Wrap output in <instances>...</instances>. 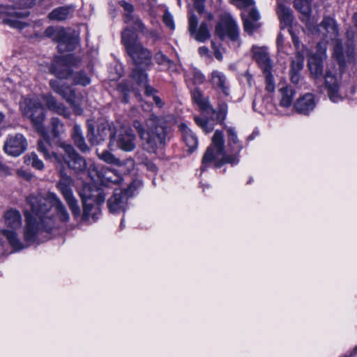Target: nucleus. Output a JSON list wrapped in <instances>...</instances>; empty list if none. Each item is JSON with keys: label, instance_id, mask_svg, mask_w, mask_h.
<instances>
[{"label": "nucleus", "instance_id": "f257e3e1", "mask_svg": "<svg viewBox=\"0 0 357 357\" xmlns=\"http://www.w3.org/2000/svg\"><path fill=\"white\" fill-rule=\"evenodd\" d=\"M24 216V238L26 242H34L42 233H49L58 227V220L61 222H67L70 219L65 206L52 192L44 195L32 194L27 197Z\"/></svg>", "mask_w": 357, "mask_h": 357}, {"label": "nucleus", "instance_id": "f03ea898", "mask_svg": "<svg viewBox=\"0 0 357 357\" xmlns=\"http://www.w3.org/2000/svg\"><path fill=\"white\" fill-rule=\"evenodd\" d=\"M226 131L228 137L227 146L231 153H225L224 135L222 132L215 130L211 144L207 148L202 158V171H204L206 165L212 162H215L216 167H220L226 163L234 165L238 162V155L243 149V145L234 128L227 127Z\"/></svg>", "mask_w": 357, "mask_h": 357}, {"label": "nucleus", "instance_id": "7ed1b4c3", "mask_svg": "<svg viewBox=\"0 0 357 357\" xmlns=\"http://www.w3.org/2000/svg\"><path fill=\"white\" fill-rule=\"evenodd\" d=\"M142 142L144 150L149 153H155L162 149L166 144L167 130L165 121L151 114L145 121L146 128L139 121H135L132 124Z\"/></svg>", "mask_w": 357, "mask_h": 357}, {"label": "nucleus", "instance_id": "20e7f679", "mask_svg": "<svg viewBox=\"0 0 357 357\" xmlns=\"http://www.w3.org/2000/svg\"><path fill=\"white\" fill-rule=\"evenodd\" d=\"M20 107L23 115L30 119L38 130L42 131L45 112L40 100L29 97L22 98L20 102Z\"/></svg>", "mask_w": 357, "mask_h": 357}, {"label": "nucleus", "instance_id": "39448f33", "mask_svg": "<svg viewBox=\"0 0 357 357\" xmlns=\"http://www.w3.org/2000/svg\"><path fill=\"white\" fill-rule=\"evenodd\" d=\"M135 139V135L130 128L121 127L115 130L114 135H112L108 147L110 150L120 149L124 151L130 152L136 147Z\"/></svg>", "mask_w": 357, "mask_h": 357}, {"label": "nucleus", "instance_id": "423d86ee", "mask_svg": "<svg viewBox=\"0 0 357 357\" xmlns=\"http://www.w3.org/2000/svg\"><path fill=\"white\" fill-rule=\"evenodd\" d=\"M139 181H133L125 190H116L108 199V208L112 213H119L126 209L128 199L132 196L134 190L140 186Z\"/></svg>", "mask_w": 357, "mask_h": 357}, {"label": "nucleus", "instance_id": "0eeeda50", "mask_svg": "<svg viewBox=\"0 0 357 357\" xmlns=\"http://www.w3.org/2000/svg\"><path fill=\"white\" fill-rule=\"evenodd\" d=\"M60 176L61 178L57 183V188L71 210L73 215L77 218L80 215V210L77 200L74 197L71 188L73 185V180L71 177L67 176L63 170L60 171Z\"/></svg>", "mask_w": 357, "mask_h": 357}, {"label": "nucleus", "instance_id": "6e6552de", "mask_svg": "<svg viewBox=\"0 0 357 357\" xmlns=\"http://www.w3.org/2000/svg\"><path fill=\"white\" fill-rule=\"evenodd\" d=\"M45 33L54 37V40L58 43L57 47L60 52L73 51L78 44L77 36L63 29L54 30L53 27H48Z\"/></svg>", "mask_w": 357, "mask_h": 357}, {"label": "nucleus", "instance_id": "1a4fd4ad", "mask_svg": "<svg viewBox=\"0 0 357 357\" xmlns=\"http://www.w3.org/2000/svg\"><path fill=\"white\" fill-rule=\"evenodd\" d=\"M215 34L221 40L227 36L232 42L240 44L239 30L234 19L229 14H225L215 26Z\"/></svg>", "mask_w": 357, "mask_h": 357}, {"label": "nucleus", "instance_id": "9d476101", "mask_svg": "<svg viewBox=\"0 0 357 357\" xmlns=\"http://www.w3.org/2000/svg\"><path fill=\"white\" fill-rule=\"evenodd\" d=\"M340 81V75L337 73L335 65L333 62L328 63L324 75V84L330 100L334 102L341 100L339 94Z\"/></svg>", "mask_w": 357, "mask_h": 357}, {"label": "nucleus", "instance_id": "9b49d317", "mask_svg": "<svg viewBox=\"0 0 357 357\" xmlns=\"http://www.w3.org/2000/svg\"><path fill=\"white\" fill-rule=\"evenodd\" d=\"M307 28L313 34H321L331 39H334L338 36L336 22L330 17H324L319 25L315 26L312 22H307Z\"/></svg>", "mask_w": 357, "mask_h": 357}, {"label": "nucleus", "instance_id": "f8f14e48", "mask_svg": "<svg viewBox=\"0 0 357 357\" xmlns=\"http://www.w3.org/2000/svg\"><path fill=\"white\" fill-rule=\"evenodd\" d=\"M114 128L108 121H102L98 123L95 130L91 125L89 126L88 138L93 145H98L105 141L108 137L111 140L114 133Z\"/></svg>", "mask_w": 357, "mask_h": 357}, {"label": "nucleus", "instance_id": "ddd939ff", "mask_svg": "<svg viewBox=\"0 0 357 357\" xmlns=\"http://www.w3.org/2000/svg\"><path fill=\"white\" fill-rule=\"evenodd\" d=\"M62 147L67 155V158L63 157V165L67 164L68 167L75 172H82L87 167L85 159L79 155L71 145L66 144L64 143L61 144Z\"/></svg>", "mask_w": 357, "mask_h": 357}, {"label": "nucleus", "instance_id": "4468645a", "mask_svg": "<svg viewBox=\"0 0 357 357\" xmlns=\"http://www.w3.org/2000/svg\"><path fill=\"white\" fill-rule=\"evenodd\" d=\"M133 53L128 52V55L132 58L135 68L133 70H146L151 64V52L142 44L135 46Z\"/></svg>", "mask_w": 357, "mask_h": 357}, {"label": "nucleus", "instance_id": "2eb2a0df", "mask_svg": "<svg viewBox=\"0 0 357 357\" xmlns=\"http://www.w3.org/2000/svg\"><path fill=\"white\" fill-rule=\"evenodd\" d=\"M79 62V59L73 54L66 56L52 66L51 72L59 79H68L72 74L70 66H76Z\"/></svg>", "mask_w": 357, "mask_h": 357}, {"label": "nucleus", "instance_id": "dca6fc26", "mask_svg": "<svg viewBox=\"0 0 357 357\" xmlns=\"http://www.w3.org/2000/svg\"><path fill=\"white\" fill-rule=\"evenodd\" d=\"M27 147L26 139L21 134L10 136L6 140L3 150L8 154L17 157L23 153Z\"/></svg>", "mask_w": 357, "mask_h": 357}, {"label": "nucleus", "instance_id": "f3484780", "mask_svg": "<svg viewBox=\"0 0 357 357\" xmlns=\"http://www.w3.org/2000/svg\"><path fill=\"white\" fill-rule=\"evenodd\" d=\"M50 85L54 91L61 96L70 105L74 107L77 106L76 95L73 89L69 86L61 85L56 79L50 80Z\"/></svg>", "mask_w": 357, "mask_h": 357}, {"label": "nucleus", "instance_id": "a211bd4d", "mask_svg": "<svg viewBox=\"0 0 357 357\" xmlns=\"http://www.w3.org/2000/svg\"><path fill=\"white\" fill-rule=\"evenodd\" d=\"M38 150L46 160L54 162L61 167L63 166V156L52 151V145L45 136L43 139L38 140Z\"/></svg>", "mask_w": 357, "mask_h": 357}, {"label": "nucleus", "instance_id": "6ab92c4d", "mask_svg": "<svg viewBox=\"0 0 357 357\" xmlns=\"http://www.w3.org/2000/svg\"><path fill=\"white\" fill-rule=\"evenodd\" d=\"M241 16L243 20L244 30L248 34H252L255 30L259 28L260 23L258 22V20L260 15L255 8H252L248 12L244 11Z\"/></svg>", "mask_w": 357, "mask_h": 357}, {"label": "nucleus", "instance_id": "aec40b11", "mask_svg": "<svg viewBox=\"0 0 357 357\" xmlns=\"http://www.w3.org/2000/svg\"><path fill=\"white\" fill-rule=\"evenodd\" d=\"M354 56L353 47H348L346 55L344 53L343 46L341 42L336 41L333 50V57L337 60L340 66V71L344 67L347 62H352Z\"/></svg>", "mask_w": 357, "mask_h": 357}, {"label": "nucleus", "instance_id": "412c9836", "mask_svg": "<svg viewBox=\"0 0 357 357\" xmlns=\"http://www.w3.org/2000/svg\"><path fill=\"white\" fill-rule=\"evenodd\" d=\"M316 101L313 94L306 93L299 98L294 104L296 111L303 115H307L314 110Z\"/></svg>", "mask_w": 357, "mask_h": 357}, {"label": "nucleus", "instance_id": "4be33fe9", "mask_svg": "<svg viewBox=\"0 0 357 357\" xmlns=\"http://www.w3.org/2000/svg\"><path fill=\"white\" fill-rule=\"evenodd\" d=\"M252 52L254 60L258 63L263 72L266 70H272V61L266 48L252 47Z\"/></svg>", "mask_w": 357, "mask_h": 357}, {"label": "nucleus", "instance_id": "5701e85b", "mask_svg": "<svg viewBox=\"0 0 357 357\" xmlns=\"http://www.w3.org/2000/svg\"><path fill=\"white\" fill-rule=\"evenodd\" d=\"M210 82L214 88L219 89L225 96L229 95V88L226 75L219 70H213L211 74Z\"/></svg>", "mask_w": 357, "mask_h": 357}, {"label": "nucleus", "instance_id": "b1692460", "mask_svg": "<svg viewBox=\"0 0 357 357\" xmlns=\"http://www.w3.org/2000/svg\"><path fill=\"white\" fill-rule=\"evenodd\" d=\"M94 202L91 198L83 199V220H88L91 218L92 222H95L98 218L100 209L98 205L94 204Z\"/></svg>", "mask_w": 357, "mask_h": 357}, {"label": "nucleus", "instance_id": "393cba45", "mask_svg": "<svg viewBox=\"0 0 357 357\" xmlns=\"http://www.w3.org/2000/svg\"><path fill=\"white\" fill-rule=\"evenodd\" d=\"M3 237H5L10 245L15 251H19L25 248L23 243L20 241L17 234L14 231L3 229L0 231V245L3 243Z\"/></svg>", "mask_w": 357, "mask_h": 357}, {"label": "nucleus", "instance_id": "a878e982", "mask_svg": "<svg viewBox=\"0 0 357 357\" xmlns=\"http://www.w3.org/2000/svg\"><path fill=\"white\" fill-rule=\"evenodd\" d=\"M182 133L183 142L189 149V151L192 152L195 150L198 145V139L192 131L184 123H181L179 126Z\"/></svg>", "mask_w": 357, "mask_h": 357}, {"label": "nucleus", "instance_id": "bb28decb", "mask_svg": "<svg viewBox=\"0 0 357 357\" xmlns=\"http://www.w3.org/2000/svg\"><path fill=\"white\" fill-rule=\"evenodd\" d=\"M323 61L322 56L318 55H312L310 57L307 66L313 78H320L323 75Z\"/></svg>", "mask_w": 357, "mask_h": 357}, {"label": "nucleus", "instance_id": "cd10ccee", "mask_svg": "<svg viewBox=\"0 0 357 357\" xmlns=\"http://www.w3.org/2000/svg\"><path fill=\"white\" fill-rule=\"evenodd\" d=\"M43 100L45 101V104L50 110L63 115L66 118L70 116V112L67 108L63 104L58 102L52 95L44 96Z\"/></svg>", "mask_w": 357, "mask_h": 357}, {"label": "nucleus", "instance_id": "c85d7f7f", "mask_svg": "<svg viewBox=\"0 0 357 357\" xmlns=\"http://www.w3.org/2000/svg\"><path fill=\"white\" fill-rule=\"evenodd\" d=\"M131 76L139 85L144 87L146 96H150L156 92L154 88L147 84L148 75L144 70H133Z\"/></svg>", "mask_w": 357, "mask_h": 357}, {"label": "nucleus", "instance_id": "c756f323", "mask_svg": "<svg viewBox=\"0 0 357 357\" xmlns=\"http://www.w3.org/2000/svg\"><path fill=\"white\" fill-rule=\"evenodd\" d=\"M5 224L8 227L15 231L22 226V215L20 211L15 209L8 210L4 215Z\"/></svg>", "mask_w": 357, "mask_h": 357}, {"label": "nucleus", "instance_id": "7c9ffc66", "mask_svg": "<svg viewBox=\"0 0 357 357\" xmlns=\"http://www.w3.org/2000/svg\"><path fill=\"white\" fill-rule=\"evenodd\" d=\"M137 36L133 31L129 28H125L121 33V43L126 47V52L133 53V48L139 45L137 42Z\"/></svg>", "mask_w": 357, "mask_h": 357}, {"label": "nucleus", "instance_id": "2f4dec72", "mask_svg": "<svg viewBox=\"0 0 357 357\" xmlns=\"http://www.w3.org/2000/svg\"><path fill=\"white\" fill-rule=\"evenodd\" d=\"M73 10L74 8L72 6L59 7L49 14V18L57 21L65 20L72 16Z\"/></svg>", "mask_w": 357, "mask_h": 357}, {"label": "nucleus", "instance_id": "473e14b6", "mask_svg": "<svg viewBox=\"0 0 357 357\" xmlns=\"http://www.w3.org/2000/svg\"><path fill=\"white\" fill-rule=\"evenodd\" d=\"M192 98L202 110L211 112L212 113L215 112V109L210 105L208 98L204 97L199 89H195L193 91Z\"/></svg>", "mask_w": 357, "mask_h": 357}, {"label": "nucleus", "instance_id": "72a5a7b5", "mask_svg": "<svg viewBox=\"0 0 357 357\" xmlns=\"http://www.w3.org/2000/svg\"><path fill=\"white\" fill-rule=\"evenodd\" d=\"M124 22L128 25L126 28L145 33L146 27L137 16L135 15H125Z\"/></svg>", "mask_w": 357, "mask_h": 357}, {"label": "nucleus", "instance_id": "f704fd0d", "mask_svg": "<svg viewBox=\"0 0 357 357\" xmlns=\"http://www.w3.org/2000/svg\"><path fill=\"white\" fill-rule=\"evenodd\" d=\"M72 137L75 144L81 151L86 152L89 150V148L86 144L84 138L82 135L81 128L78 125L74 126Z\"/></svg>", "mask_w": 357, "mask_h": 357}, {"label": "nucleus", "instance_id": "c9c22d12", "mask_svg": "<svg viewBox=\"0 0 357 357\" xmlns=\"http://www.w3.org/2000/svg\"><path fill=\"white\" fill-rule=\"evenodd\" d=\"M294 7L303 15L302 21L305 20L306 24L307 22H311L310 19V6L306 0H295Z\"/></svg>", "mask_w": 357, "mask_h": 357}, {"label": "nucleus", "instance_id": "e433bc0d", "mask_svg": "<svg viewBox=\"0 0 357 357\" xmlns=\"http://www.w3.org/2000/svg\"><path fill=\"white\" fill-rule=\"evenodd\" d=\"M281 93L280 105L284 107H289L295 95V91L290 86L282 87L280 89Z\"/></svg>", "mask_w": 357, "mask_h": 357}, {"label": "nucleus", "instance_id": "4c0bfd02", "mask_svg": "<svg viewBox=\"0 0 357 357\" xmlns=\"http://www.w3.org/2000/svg\"><path fill=\"white\" fill-rule=\"evenodd\" d=\"M194 38L198 42L204 43L208 40L211 37V33L206 22H202L198 30H195V33L191 34Z\"/></svg>", "mask_w": 357, "mask_h": 357}, {"label": "nucleus", "instance_id": "58836bf2", "mask_svg": "<svg viewBox=\"0 0 357 357\" xmlns=\"http://www.w3.org/2000/svg\"><path fill=\"white\" fill-rule=\"evenodd\" d=\"M278 14L281 21L286 25L291 23L293 17L291 10L289 7L285 6L282 3H279L278 5Z\"/></svg>", "mask_w": 357, "mask_h": 357}, {"label": "nucleus", "instance_id": "ea45409f", "mask_svg": "<svg viewBox=\"0 0 357 357\" xmlns=\"http://www.w3.org/2000/svg\"><path fill=\"white\" fill-rule=\"evenodd\" d=\"M304 56L298 52L291 61L290 72L300 73L303 68Z\"/></svg>", "mask_w": 357, "mask_h": 357}, {"label": "nucleus", "instance_id": "a19ab883", "mask_svg": "<svg viewBox=\"0 0 357 357\" xmlns=\"http://www.w3.org/2000/svg\"><path fill=\"white\" fill-rule=\"evenodd\" d=\"M194 120L197 125L200 127L206 133L212 132L214 129V124L211 121L204 118L197 116H194Z\"/></svg>", "mask_w": 357, "mask_h": 357}, {"label": "nucleus", "instance_id": "79ce46f5", "mask_svg": "<svg viewBox=\"0 0 357 357\" xmlns=\"http://www.w3.org/2000/svg\"><path fill=\"white\" fill-rule=\"evenodd\" d=\"M98 156L99 159L101 160L112 165H119L121 164V160L116 158L111 152L109 151H102L100 153H98Z\"/></svg>", "mask_w": 357, "mask_h": 357}, {"label": "nucleus", "instance_id": "37998d69", "mask_svg": "<svg viewBox=\"0 0 357 357\" xmlns=\"http://www.w3.org/2000/svg\"><path fill=\"white\" fill-rule=\"evenodd\" d=\"M25 162L37 169L41 170L44 168L43 162L38 158L37 154L35 153H31L29 155H26Z\"/></svg>", "mask_w": 357, "mask_h": 357}, {"label": "nucleus", "instance_id": "c03bdc74", "mask_svg": "<svg viewBox=\"0 0 357 357\" xmlns=\"http://www.w3.org/2000/svg\"><path fill=\"white\" fill-rule=\"evenodd\" d=\"M266 79V89L268 92H273L275 91V82L271 70H266L263 72Z\"/></svg>", "mask_w": 357, "mask_h": 357}, {"label": "nucleus", "instance_id": "a18cd8bd", "mask_svg": "<svg viewBox=\"0 0 357 357\" xmlns=\"http://www.w3.org/2000/svg\"><path fill=\"white\" fill-rule=\"evenodd\" d=\"M74 84L86 86L90 84L89 77L83 72L77 73L74 76Z\"/></svg>", "mask_w": 357, "mask_h": 357}, {"label": "nucleus", "instance_id": "49530a36", "mask_svg": "<svg viewBox=\"0 0 357 357\" xmlns=\"http://www.w3.org/2000/svg\"><path fill=\"white\" fill-rule=\"evenodd\" d=\"M104 179L108 181L109 183L117 184L121 181V178L113 170L107 169L105 173Z\"/></svg>", "mask_w": 357, "mask_h": 357}, {"label": "nucleus", "instance_id": "de8ad7c7", "mask_svg": "<svg viewBox=\"0 0 357 357\" xmlns=\"http://www.w3.org/2000/svg\"><path fill=\"white\" fill-rule=\"evenodd\" d=\"M51 124L52 126V132L54 136L57 137L63 132V125L57 118H52L51 120Z\"/></svg>", "mask_w": 357, "mask_h": 357}, {"label": "nucleus", "instance_id": "09e8293b", "mask_svg": "<svg viewBox=\"0 0 357 357\" xmlns=\"http://www.w3.org/2000/svg\"><path fill=\"white\" fill-rule=\"evenodd\" d=\"M3 23L8 24L10 26L18 29H22L26 24L19 20L18 19L6 18L3 20Z\"/></svg>", "mask_w": 357, "mask_h": 357}, {"label": "nucleus", "instance_id": "8fccbe9b", "mask_svg": "<svg viewBox=\"0 0 357 357\" xmlns=\"http://www.w3.org/2000/svg\"><path fill=\"white\" fill-rule=\"evenodd\" d=\"M227 105L225 102H221L218 105L217 119L219 120L221 122V123L226 118L227 114Z\"/></svg>", "mask_w": 357, "mask_h": 357}, {"label": "nucleus", "instance_id": "3c124183", "mask_svg": "<svg viewBox=\"0 0 357 357\" xmlns=\"http://www.w3.org/2000/svg\"><path fill=\"white\" fill-rule=\"evenodd\" d=\"M231 3H234L240 8H248L254 5L253 0H230Z\"/></svg>", "mask_w": 357, "mask_h": 357}, {"label": "nucleus", "instance_id": "603ef678", "mask_svg": "<svg viewBox=\"0 0 357 357\" xmlns=\"http://www.w3.org/2000/svg\"><path fill=\"white\" fill-rule=\"evenodd\" d=\"M163 22L171 30L174 29L175 25L172 15L167 10L163 15Z\"/></svg>", "mask_w": 357, "mask_h": 357}, {"label": "nucleus", "instance_id": "864d4df0", "mask_svg": "<svg viewBox=\"0 0 357 357\" xmlns=\"http://www.w3.org/2000/svg\"><path fill=\"white\" fill-rule=\"evenodd\" d=\"M189 27L188 30L190 34L195 33L198 24V19L195 15H191L188 20Z\"/></svg>", "mask_w": 357, "mask_h": 357}, {"label": "nucleus", "instance_id": "5fc2aeb1", "mask_svg": "<svg viewBox=\"0 0 357 357\" xmlns=\"http://www.w3.org/2000/svg\"><path fill=\"white\" fill-rule=\"evenodd\" d=\"M204 75L199 70L195 69L192 72V79L196 84H201L204 82Z\"/></svg>", "mask_w": 357, "mask_h": 357}, {"label": "nucleus", "instance_id": "6e6d98bb", "mask_svg": "<svg viewBox=\"0 0 357 357\" xmlns=\"http://www.w3.org/2000/svg\"><path fill=\"white\" fill-rule=\"evenodd\" d=\"M155 59L159 65H163L171 63V61L161 52H158L155 54Z\"/></svg>", "mask_w": 357, "mask_h": 357}, {"label": "nucleus", "instance_id": "4d7b16f0", "mask_svg": "<svg viewBox=\"0 0 357 357\" xmlns=\"http://www.w3.org/2000/svg\"><path fill=\"white\" fill-rule=\"evenodd\" d=\"M119 4L123 8L124 10L126 11L125 15H132V13L134 11V8L132 5L130 3L126 2L125 1H121L119 2Z\"/></svg>", "mask_w": 357, "mask_h": 357}, {"label": "nucleus", "instance_id": "13d9d810", "mask_svg": "<svg viewBox=\"0 0 357 357\" xmlns=\"http://www.w3.org/2000/svg\"><path fill=\"white\" fill-rule=\"evenodd\" d=\"M317 52L314 54V55H318L319 56H322V59H326V45L324 43H318L317 44Z\"/></svg>", "mask_w": 357, "mask_h": 357}, {"label": "nucleus", "instance_id": "bf43d9fd", "mask_svg": "<svg viewBox=\"0 0 357 357\" xmlns=\"http://www.w3.org/2000/svg\"><path fill=\"white\" fill-rule=\"evenodd\" d=\"M118 91L122 93V96H123V101L125 102V103H128V90L126 89V87L125 86L123 85H119V87H118Z\"/></svg>", "mask_w": 357, "mask_h": 357}, {"label": "nucleus", "instance_id": "052dcab7", "mask_svg": "<svg viewBox=\"0 0 357 357\" xmlns=\"http://www.w3.org/2000/svg\"><path fill=\"white\" fill-rule=\"evenodd\" d=\"M211 45H212V48L214 50V55H215V58L219 61H222L223 56H222V54L221 53L220 50L218 48V47L215 45L214 42L212 41Z\"/></svg>", "mask_w": 357, "mask_h": 357}, {"label": "nucleus", "instance_id": "680f3d73", "mask_svg": "<svg viewBox=\"0 0 357 357\" xmlns=\"http://www.w3.org/2000/svg\"><path fill=\"white\" fill-rule=\"evenodd\" d=\"M105 195L100 191H98V194L96 195V204H94L95 205H98L99 206L100 204H101L102 203H103L105 202Z\"/></svg>", "mask_w": 357, "mask_h": 357}, {"label": "nucleus", "instance_id": "e2e57ef3", "mask_svg": "<svg viewBox=\"0 0 357 357\" xmlns=\"http://www.w3.org/2000/svg\"><path fill=\"white\" fill-rule=\"evenodd\" d=\"M289 73L291 82L296 84H298L301 77L300 73L289 72Z\"/></svg>", "mask_w": 357, "mask_h": 357}, {"label": "nucleus", "instance_id": "0e129e2a", "mask_svg": "<svg viewBox=\"0 0 357 357\" xmlns=\"http://www.w3.org/2000/svg\"><path fill=\"white\" fill-rule=\"evenodd\" d=\"M29 13L27 10H23V11H15L12 13L14 16L17 17V18H22L27 17L29 15Z\"/></svg>", "mask_w": 357, "mask_h": 357}, {"label": "nucleus", "instance_id": "69168bd1", "mask_svg": "<svg viewBox=\"0 0 357 357\" xmlns=\"http://www.w3.org/2000/svg\"><path fill=\"white\" fill-rule=\"evenodd\" d=\"M34 5V0H24L23 3H20L19 6L23 8L31 7Z\"/></svg>", "mask_w": 357, "mask_h": 357}, {"label": "nucleus", "instance_id": "338daca9", "mask_svg": "<svg viewBox=\"0 0 357 357\" xmlns=\"http://www.w3.org/2000/svg\"><path fill=\"white\" fill-rule=\"evenodd\" d=\"M144 165L146 167L148 170H149L151 172H156L157 167L155 165V164H153V162H146L144 163Z\"/></svg>", "mask_w": 357, "mask_h": 357}, {"label": "nucleus", "instance_id": "774afa93", "mask_svg": "<svg viewBox=\"0 0 357 357\" xmlns=\"http://www.w3.org/2000/svg\"><path fill=\"white\" fill-rule=\"evenodd\" d=\"M153 100H154V102H155V105H156L158 107L161 108V107H163L164 103H163L162 100H161V98H160V97H158V96H153Z\"/></svg>", "mask_w": 357, "mask_h": 357}]
</instances>
